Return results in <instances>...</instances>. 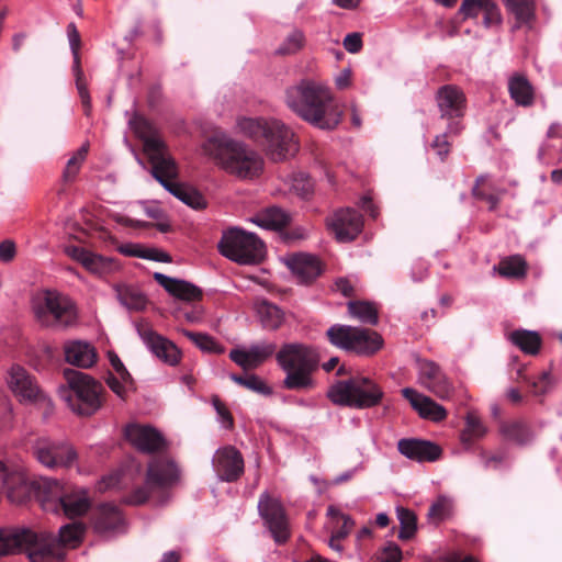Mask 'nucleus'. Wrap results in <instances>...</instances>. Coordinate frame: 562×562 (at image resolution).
I'll return each instance as SVG.
<instances>
[{
  "label": "nucleus",
  "instance_id": "nucleus-23",
  "mask_svg": "<svg viewBox=\"0 0 562 562\" xmlns=\"http://www.w3.org/2000/svg\"><path fill=\"white\" fill-rule=\"evenodd\" d=\"M93 529L102 537H113L125 531V519L120 508L112 504H102L93 513Z\"/></svg>",
  "mask_w": 562,
  "mask_h": 562
},
{
  "label": "nucleus",
  "instance_id": "nucleus-58",
  "mask_svg": "<svg viewBox=\"0 0 562 562\" xmlns=\"http://www.w3.org/2000/svg\"><path fill=\"white\" fill-rule=\"evenodd\" d=\"M554 385V381L550 373L543 372L536 381H533V393L536 395H543L548 393Z\"/></svg>",
  "mask_w": 562,
  "mask_h": 562
},
{
  "label": "nucleus",
  "instance_id": "nucleus-64",
  "mask_svg": "<svg viewBox=\"0 0 562 562\" xmlns=\"http://www.w3.org/2000/svg\"><path fill=\"white\" fill-rule=\"evenodd\" d=\"M351 69L344 68L335 78L336 87L340 90L347 89L351 85Z\"/></svg>",
  "mask_w": 562,
  "mask_h": 562
},
{
  "label": "nucleus",
  "instance_id": "nucleus-45",
  "mask_svg": "<svg viewBox=\"0 0 562 562\" xmlns=\"http://www.w3.org/2000/svg\"><path fill=\"white\" fill-rule=\"evenodd\" d=\"M284 184L286 186L289 192H292L302 199L308 198L314 190L313 181L303 172H294L286 176L284 179Z\"/></svg>",
  "mask_w": 562,
  "mask_h": 562
},
{
  "label": "nucleus",
  "instance_id": "nucleus-26",
  "mask_svg": "<svg viewBox=\"0 0 562 562\" xmlns=\"http://www.w3.org/2000/svg\"><path fill=\"white\" fill-rule=\"evenodd\" d=\"M459 11L465 19L483 15V25L486 29L501 26L503 23L501 9L494 0H462Z\"/></svg>",
  "mask_w": 562,
  "mask_h": 562
},
{
  "label": "nucleus",
  "instance_id": "nucleus-15",
  "mask_svg": "<svg viewBox=\"0 0 562 562\" xmlns=\"http://www.w3.org/2000/svg\"><path fill=\"white\" fill-rule=\"evenodd\" d=\"M258 512L274 541L284 543L291 536L290 522L281 502L263 492L258 501Z\"/></svg>",
  "mask_w": 562,
  "mask_h": 562
},
{
  "label": "nucleus",
  "instance_id": "nucleus-27",
  "mask_svg": "<svg viewBox=\"0 0 562 562\" xmlns=\"http://www.w3.org/2000/svg\"><path fill=\"white\" fill-rule=\"evenodd\" d=\"M67 255L81 263L89 272L97 276H105L115 271L119 266L110 257H103L81 247H67Z\"/></svg>",
  "mask_w": 562,
  "mask_h": 562
},
{
  "label": "nucleus",
  "instance_id": "nucleus-28",
  "mask_svg": "<svg viewBox=\"0 0 562 562\" xmlns=\"http://www.w3.org/2000/svg\"><path fill=\"white\" fill-rule=\"evenodd\" d=\"M402 394L422 418L441 422L447 417V411L442 405L417 392L415 389L405 387L402 390Z\"/></svg>",
  "mask_w": 562,
  "mask_h": 562
},
{
  "label": "nucleus",
  "instance_id": "nucleus-1",
  "mask_svg": "<svg viewBox=\"0 0 562 562\" xmlns=\"http://www.w3.org/2000/svg\"><path fill=\"white\" fill-rule=\"evenodd\" d=\"M286 105L302 120L321 130H334L342 120V110L322 82L302 80L285 92Z\"/></svg>",
  "mask_w": 562,
  "mask_h": 562
},
{
  "label": "nucleus",
  "instance_id": "nucleus-56",
  "mask_svg": "<svg viewBox=\"0 0 562 562\" xmlns=\"http://www.w3.org/2000/svg\"><path fill=\"white\" fill-rule=\"evenodd\" d=\"M13 426V406L7 397L0 398V432Z\"/></svg>",
  "mask_w": 562,
  "mask_h": 562
},
{
  "label": "nucleus",
  "instance_id": "nucleus-49",
  "mask_svg": "<svg viewBox=\"0 0 562 562\" xmlns=\"http://www.w3.org/2000/svg\"><path fill=\"white\" fill-rule=\"evenodd\" d=\"M396 516L400 521V532L398 538L401 540H409L412 539L417 530V518L416 515L407 508L397 507Z\"/></svg>",
  "mask_w": 562,
  "mask_h": 562
},
{
  "label": "nucleus",
  "instance_id": "nucleus-41",
  "mask_svg": "<svg viewBox=\"0 0 562 562\" xmlns=\"http://www.w3.org/2000/svg\"><path fill=\"white\" fill-rule=\"evenodd\" d=\"M257 314L262 326L267 329H277L284 321L283 312L277 305L266 301L257 304Z\"/></svg>",
  "mask_w": 562,
  "mask_h": 562
},
{
  "label": "nucleus",
  "instance_id": "nucleus-44",
  "mask_svg": "<svg viewBox=\"0 0 562 562\" xmlns=\"http://www.w3.org/2000/svg\"><path fill=\"white\" fill-rule=\"evenodd\" d=\"M115 291L117 300L127 310L139 311L145 307L146 297L136 288L130 285H117Z\"/></svg>",
  "mask_w": 562,
  "mask_h": 562
},
{
  "label": "nucleus",
  "instance_id": "nucleus-2",
  "mask_svg": "<svg viewBox=\"0 0 562 562\" xmlns=\"http://www.w3.org/2000/svg\"><path fill=\"white\" fill-rule=\"evenodd\" d=\"M201 153L214 164L239 180H255L265 169L262 156L247 144L216 132L201 146Z\"/></svg>",
  "mask_w": 562,
  "mask_h": 562
},
{
  "label": "nucleus",
  "instance_id": "nucleus-51",
  "mask_svg": "<svg viewBox=\"0 0 562 562\" xmlns=\"http://www.w3.org/2000/svg\"><path fill=\"white\" fill-rule=\"evenodd\" d=\"M231 378L234 382L248 390L266 395L271 394V389L259 376L255 374H249L246 376L233 374Z\"/></svg>",
  "mask_w": 562,
  "mask_h": 562
},
{
  "label": "nucleus",
  "instance_id": "nucleus-42",
  "mask_svg": "<svg viewBox=\"0 0 562 562\" xmlns=\"http://www.w3.org/2000/svg\"><path fill=\"white\" fill-rule=\"evenodd\" d=\"M85 527L80 522H71L59 528L56 543L65 551V549H75L82 540Z\"/></svg>",
  "mask_w": 562,
  "mask_h": 562
},
{
  "label": "nucleus",
  "instance_id": "nucleus-39",
  "mask_svg": "<svg viewBox=\"0 0 562 562\" xmlns=\"http://www.w3.org/2000/svg\"><path fill=\"white\" fill-rule=\"evenodd\" d=\"M507 11L516 19V27L530 23L535 18V0H502Z\"/></svg>",
  "mask_w": 562,
  "mask_h": 562
},
{
  "label": "nucleus",
  "instance_id": "nucleus-16",
  "mask_svg": "<svg viewBox=\"0 0 562 562\" xmlns=\"http://www.w3.org/2000/svg\"><path fill=\"white\" fill-rule=\"evenodd\" d=\"M151 173L166 190L187 205L195 210H200L205 206V200L200 192L176 181L178 177V167L173 159L162 165L159 171H153Z\"/></svg>",
  "mask_w": 562,
  "mask_h": 562
},
{
  "label": "nucleus",
  "instance_id": "nucleus-37",
  "mask_svg": "<svg viewBox=\"0 0 562 562\" xmlns=\"http://www.w3.org/2000/svg\"><path fill=\"white\" fill-rule=\"evenodd\" d=\"M508 339L513 345L527 355H537L541 347V337L535 330L517 329L509 334Z\"/></svg>",
  "mask_w": 562,
  "mask_h": 562
},
{
  "label": "nucleus",
  "instance_id": "nucleus-36",
  "mask_svg": "<svg viewBox=\"0 0 562 562\" xmlns=\"http://www.w3.org/2000/svg\"><path fill=\"white\" fill-rule=\"evenodd\" d=\"M120 254L128 257L148 259L158 262H170V256L157 248L144 247L140 244L126 243L117 247Z\"/></svg>",
  "mask_w": 562,
  "mask_h": 562
},
{
  "label": "nucleus",
  "instance_id": "nucleus-17",
  "mask_svg": "<svg viewBox=\"0 0 562 562\" xmlns=\"http://www.w3.org/2000/svg\"><path fill=\"white\" fill-rule=\"evenodd\" d=\"M33 536L35 539L27 542L25 550L31 562H64L65 551L53 533L33 530Z\"/></svg>",
  "mask_w": 562,
  "mask_h": 562
},
{
  "label": "nucleus",
  "instance_id": "nucleus-57",
  "mask_svg": "<svg viewBox=\"0 0 562 562\" xmlns=\"http://www.w3.org/2000/svg\"><path fill=\"white\" fill-rule=\"evenodd\" d=\"M212 404L217 413V419L224 428H232L234 425L233 417L218 397H213Z\"/></svg>",
  "mask_w": 562,
  "mask_h": 562
},
{
  "label": "nucleus",
  "instance_id": "nucleus-63",
  "mask_svg": "<svg viewBox=\"0 0 562 562\" xmlns=\"http://www.w3.org/2000/svg\"><path fill=\"white\" fill-rule=\"evenodd\" d=\"M344 47L351 54L358 53L362 47L361 36L358 33L348 34L344 40Z\"/></svg>",
  "mask_w": 562,
  "mask_h": 562
},
{
  "label": "nucleus",
  "instance_id": "nucleus-11",
  "mask_svg": "<svg viewBox=\"0 0 562 562\" xmlns=\"http://www.w3.org/2000/svg\"><path fill=\"white\" fill-rule=\"evenodd\" d=\"M327 337L340 349L366 356L376 352L383 345V339L376 331L346 325H333L327 330Z\"/></svg>",
  "mask_w": 562,
  "mask_h": 562
},
{
  "label": "nucleus",
  "instance_id": "nucleus-20",
  "mask_svg": "<svg viewBox=\"0 0 562 562\" xmlns=\"http://www.w3.org/2000/svg\"><path fill=\"white\" fill-rule=\"evenodd\" d=\"M137 331L144 344L157 358L169 366L179 363L181 352L172 341L160 336L147 325L138 326Z\"/></svg>",
  "mask_w": 562,
  "mask_h": 562
},
{
  "label": "nucleus",
  "instance_id": "nucleus-48",
  "mask_svg": "<svg viewBox=\"0 0 562 562\" xmlns=\"http://www.w3.org/2000/svg\"><path fill=\"white\" fill-rule=\"evenodd\" d=\"M349 314L367 324L375 325L378 323V311L375 306L369 302L351 301L348 303Z\"/></svg>",
  "mask_w": 562,
  "mask_h": 562
},
{
  "label": "nucleus",
  "instance_id": "nucleus-33",
  "mask_svg": "<svg viewBox=\"0 0 562 562\" xmlns=\"http://www.w3.org/2000/svg\"><path fill=\"white\" fill-rule=\"evenodd\" d=\"M154 279L170 295L183 301H196L201 299V290L184 280L168 277L160 272L154 273Z\"/></svg>",
  "mask_w": 562,
  "mask_h": 562
},
{
  "label": "nucleus",
  "instance_id": "nucleus-12",
  "mask_svg": "<svg viewBox=\"0 0 562 562\" xmlns=\"http://www.w3.org/2000/svg\"><path fill=\"white\" fill-rule=\"evenodd\" d=\"M33 457L45 468H69L78 458L77 451L67 441L40 437L32 443Z\"/></svg>",
  "mask_w": 562,
  "mask_h": 562
},
{
  "label": "nucleus",
  "instance_id": "nucleus-54",
  "mask_svg": "<svg viewBox=\"0 0 562 562\" xmlns=\"http://www.w3.org/2000/svg\"><path fill=\"white\" fill-rule=\"evenodd\" d=\"M401 548L393 543L387 542L380 551L375 554L376 562H401L402 561Z\"/></svg>",
  "mask_w": 562,
  "mask_h": 562
},
{
  "label": "nucleus",
  "instance_id": "nucleus-46",
  "mask_svg": "<svg viewBox=\"0 0 562 562\" xmlns=\"http://www.w3.org/2000/svg\"><path fill=\"white\" fill-rule=\"evenodd\" d=\"M89 145L82 144L67 160L63 171V180L65 182H72L78 176L83 162L87 159Z\"/></svg>",
  "mask_w": 562,
  "mask_h": 562
},
{
  "label": "nucleus",
  "instance_id": "nucleus-34",
  "mask_svg": "<svg viewBox=\"0 0 562 562\" xmlns=\"http://www.w3.org/2000/svg\"><path fill=\"white\" fill-rule=\"evenodd\" d=\"M65 357L67 362L81 368H90L97 360L94 348L82 341L68 344L65 347Z\"/></svg>",
  "mask_w": 562,
  "mask_h": 562
},
{
  "label": "nucleus",
  "instance_id": "nucleus-43",
  "mask_svg": "<svg viewBox=\"0 0 562 562\" xmlns=\"http://www.w3.org/2000/svg\"><path fill=\"white\" fill-rule=\"evenodd\" d=\"M485 434L486 427L482 423L476 412H468L465 416V427L460 436L462 443L470 445L474 440L483 438Z\"/></svg>",
  "mask_w": 562,
  "mask_h": 562
},
{
  "label": "nucleus",
  "instance_id": "nucleus-14",
  "mask_svg": "<svg viewBox=\"0 0 562 562\" xmlns=\"http://www.w3.org/2000/svg\"><path fill=\"white\" fill-rule=\"evenodd\" d=\"M130 124L135 134L143 140L144 153L151 165V172L159 171L162 165L173 159L158 131L149 121L142 116H135Z\"/></svg>",
  "mask_w": 562,
  "mask_h": 562
},
{
  "label": "nucleus",
  "instance_id": "nucleus-18",
  "mask_svg": "<svg viewBox=\"0 0 562 562\" xmlns=\"http://www.w3.org/2000/svg\"><path fill=\"white\" fill-rule=\"evenodd\" d=\"M418 383L441 400H448L453 391L439 366L429 360L418 361Z\"/></svg>",
  "mask_w": 562,
  "mask_h": 562
},
{
  "label": "nucleus",
  "instance_id": "nucleus-52",
  "mask_svg": "<svg viewBox=\"0 0 562 562\" xmlns=\"http://www.w3.org/2000/svg\"><path fill=\"white\" fill-rule=\"evenodd\" d=\"M183 335L187 336L190 340H192L200 349L210 352H222V347L216 342V340L202 333H192L189 330H182Z\"/></svg>",
  "mask_w": 562,
  "mask_h": 562
},
{
  "label": "nucleus",
  "instance_id": "nucleus-60",
  "mask_svg": "<svg viewBox=\"0 0 562 562\" xmlns=\"http://www.w3.org/2000/svg\"><path fill=\"white\" fill-rule=\"evenodd\" d=\"M121 481H122L121 473H111V474L102 477V480L98 484V490L101 492H104L108 490L116 488L121 485Z\"/></svg>",
  "mask_w": 562,
  "mask_h": 562
},
{
  "label": "nucleus",
  "instance_id": "nucleus-10",
  "mask_svg": "<svg viewBox=\"0 0 562 562\" xmlns=\"http://www.w3.org/2000/svg\"><path fill=\"white\" fill-rule=\"evenodd\" d=\"M218 249L224 257L241 265L257 263L265 255L263 243L255 234L239 228L225 232Z\"/></svg>",
  "mask_w": 562,
  "mask_h": 562
},
{
  "label": "nucleus",
  "instance_id": "nucleus-40",
  "mask_svg": "<svg viewBox=\"0 0 562 562\" xmlns=\"http://www.w3.org/2000/svg\"><path fill=\"white\" fill-rule=\"evenodd\" d=\"M493 270L505 278H522L527 273V262L520 255L502 259Z\"/></svg>",
  "mask_w": 562,
  "mask_h": 562
},
{
  "label": "nucleus",
  "instance_id": "nucleus-59",
  "mask_svg": "<svg viewBox=\"0 0 562 562\" xmlns=\"http://www.w3.org/2000/svg\"><path fill=\"white\" fill-rule=\"evenodd\" d=\"M15 254L16 247L12 240L5 239L0 243V261L10 262L14 259Z\"/></svg>",
  "mask_w": 562,
  "mask_h": 562
},
{
  "label": "nucleus",
  "instance_id": "nucleus-50",
  "mask_svg": "<svg viewBox=\"0 0 562 562\" xmlns=\"http://www.w3.org/2000/svg\"><path fill=\"white\" fill-rule=\"evenodd\" d=\"M452 510L453 499L447 495H439L429 507L428 518L435 522H440L450 517Z\"/></svg>",
  "mask_w": 562,
  "mask_h": 562
},
{
  "label": "nucleus",
  "instance_id": "nucleus-13",
  "mask_svg": "<svg viewBox=\"0 0 562 562\" xmlns=\"http://www.w3.org/2000/svg\"><path fill=\"white\" fill-rule=\"evenodd\" d=\"M5 384L22 404L43 403L50 406V400L40 387L36 379L22 366L12 364L5 374Z\"/></svg>",
  "mask_w": 562,
  "mask_h": 562
},
{
  "label": "nucleus",
  "instance_id": "nucleus-32",
  "mask_svg": "<svg viewBox=\"0 0 562 562\" xmlns=\"http://www.w3.org/2000/svg\"><path fill=\"white\" fill-rule=\"evenodd\" d=\"M284 262L301 282H308L321 274L319 260L308 254H295L284 258Z\"/></svg>",
  "mask_w": 562,
  "mask_h": 562
},
{
  "label": "nucleus",
  "instance_id": "nucleus-9",
  "mask_svg": "<svg viewBox=\"0 0 562 562\" xmlns=\"http://www.w3.org/2000/svg\"><path fill=\"white\" fill-rule=\"evenodd\" d=\"M65 375L71 394L66 395L61 391V396L71 411L78 415L94 414L102 405V385L80 371L68 370Z\"/></svg>",
  "mask_w": 562,
  "mask_h": 562
},
{
  "label": "nucleus",
  "instance_id": "nucleus-53",
  "mask_svg": "<svg viewBox=\"0 0 562 562\" xmlns=\"http://www.w3.org/2000/svg\"><path fill=\"white\" fill-rule=\"evenodd\" d=\"M304 45V34L294 30L278 48L279 54H294L299 52Z\"/></svg>",
  "mask_w": 562,
  "mask_h": 562
},
{
  "label": "nucleus",
  "instance_id": "nucleus-35",
  "mask_svg": "<svg viewBox=\"0 0 562 562\" xmlns=\"http://www.w3.org/2000/svg\"><path fill=\"white\" fill-rule=\"evenodd\" d=\"M510 98L519 106H530L535 101V92L531 83L520 75L513 76L508 81Z\"/></svg>",
  "mask_w": 562,
  "mask_h": 562
},
{
  "label": "nucleus",
  "instance_id": "nucleus-62",
  "mask_svg": "<svg viewBox=\"0 0 562 562\" xmlns=\"http://www.w3.org/2000/svg\"><path fill=\"white\" fill-rule=\"evenodd\" d=\"M431 146L440 159H445L450 151V144L447 140L446 134L436 136Z\"/></svg>",
  "mask_w": 562,
  "mask_h": 562
},
{
  "label": "nucleus",
  "instance_id": "nucleus-22",
  "mask_svg": "<svg viewBox=\"0 0 562 562\" xmlns=\"http://www.w3.org/2000/svg\"><path fill=\"white\" fill-rule=\"evenodd\" d=\"M327 225L338 241L346 243L353 240L361 232L362 220L355 210L342 209L327 220Z\"/></svg>",
  "mask_w": 562,
  "mask_h": 562
},
{
  "label": "nucleus",
  "instance_id": "nucleus-55",
  "mask_svg": "<svg viewBox=\"0 0 562 562\" xmlns=\"http://www.w3.org/2000/svg\"><path fill=\"white\" fill-rule=\"evenodd\" d=\"M106 384L113 393L120 398L124 400L127 396L128 391L132 389V379L130 381L122 380L117 374H109L106 378Z\"/></svg>",
  "mask_w": 562,
  "mask_h": 562
},
{
  "label": "nucleus",
  "instance_id": "nucleus-4",
  "mask_svg": "<svg viewBox=\"0 0 562 562\" xmlns=\"http://www.w3.org/2000/svg\"><path fill=\"white\" fill-rule=\"evenodd\" d=\"M238 131L254 139H265L267 155L274 161L284 160L297 150L293 132L277 120L259 117H240Z\"/></svg>",
  "mask_w": 562,
  "mask_h": 562
},
{
  "label": "nucleus",
  "instance_id": "nucleus-3",
  "mask_svg": "<svg viewBox=\"0 0 562 562\" xmlns=\"http://www.w3.org/2000/svg\"><path fill=\"white\" fill-rule=\"evenodd\" d=\"M30 306L35 323L42 328L65 330L75 327L79 321L76 303L57 290L36 291Z\"/></svg>",
  "mask_w": 562,
  "mask_h": 562
},
{
  "label": "nucleus",
  "instance_id": "nucleus-31",
  "mask_svg": "<svg viewBox=\"0 0 562 562\" xmlns=\"http://www.w3.org/2000/svg\"><path fill=\"white\" fill-rule=\"evenodd\" d=\"M68 41L74 55V72L76 76V85L81 98V102L86 109V114L89 115L91 108V99L89 92L87 90L86 83L83 82V72L80 67V56H79V47H80V35L77 31L75 24H69L67 27Z\"/></svg>",
  "mask_w": 562,
  "mask_h": 562
},
{
  "label": "nucleus",
  "instance_id": "nucleus-19",
  "mask_svg": "<svg viewBox=\"0 0 562 562\" xmlns=\"http://www.w3.org/2000/svg\"><path fill=\"white\" fill-rule=\"evenodd\" d=\"M124 436L135 449L144 453H154L165 447L161 434L149 425L130 424L125 427Z\"/></svg>",
  "mask_w": 562,
  "mask_h": 562
},
{
  "label": "nucleus",
  "instance_id": "nucleus-8",
  "mask_svg": "<svg viewBox=\"0 0 562 562\" xmlns=\"http://www.w3.org/2000/svg\"><path fill=\"white\" fill-rule=\"evenodd\" d=\"M179 480L180 470L173 460L165 457L154 458L147 465L144 485L134 490L127 502L142 505L176 485Z\"/></svg>",
  "mask_w": 562,
  "mask_h": 562
},
{
  "label": "nucleus",
  "instance_id": "nucleus-47",
  "mask_svg": "<svg viewBox=\"0 0 562 562\" xmlns=\"http://www.w3.org/2000/svg\"><path fill=\"white\" fill-rule=\"evenodd\" d=\"M327 516L330 520V524L337 528L333 531V533L340 540L345 539L350 533L355 525L351 517L341 513L335 506H329L327 508Z\"/></svg>",
  "mask_w": 562,
  "mask_h": 562
},
{
  "label": "nucleus",
  "instance_id": "nucleus-5",
  "mask_svg": "<svg viewBox=\"0 0 562 562\" xmlns=\"http://www.w3.org/2000/svg\"><path fill=\"white\" fill-rule=\"evenodd\" d=\"M277 361L286 373L284 387L307 390L314 386L312 372L318 366V356L313 348L303 344L284 345L277 353Z\"/></svg>",
  "mask_w": 562,
  "mask_h": 562
},
{
  "label": "nucleus",
  "instance_id": "nucleus-30",
  "mask_svg": "<svg viewBox=\"0 0 562 562\" xmlns=\"http://www.w3.org/2000/svg\"><path fill=\"white\" fill-rule=\"evenodd\" d=\"M35 539L30 528L5 527L0 529V557L26 550L27 542Z\"/></svg>",
  "mask_w": 562,
  "mask_h": 562
},
{
  "label": "nucleus",
  "instance_id": "nucleus-61",
  "mask_svg": "<svg viewBox=\"0 0 562 562\" xmlns=\"http://www.w3.org/2000/svg\"><path fill=\"white\" fill-rule=\"evenodd\" d=\"M109 360H110V363H111L115 374H117L124 381H130L131 380V374L125 369L123 362L121 361V359L115 353L110 352L109 353Z\"/></svg>",
  "mask_w": 562,
  "mask_h": 562
},
{
  "label": "nucleus",
  "instance_id": "nucleus-29",
  "mask_svg": "<svg viewBox=\"0 0 562 562\" xmlns=\"http://www.w3.org/2000/svg\"><path fill=\"white\" fill-rule=\"evenodd\" d=\"M397 447L403 456L418 462H432L441 454L439 446L425 440L401 439Z\"/></svg>",
  "mask_w": 562,
  "mask_h": 562
},
{
  "label": "nucleus",
  "instance_id": "nucleus-38",
  "mask_svg": "<svg viewBox=\"0 0 562 562\" xmlns=\"http://www.w3.org/2000/svg\"><path fill=\"white\" fill-rule=\"evenodd\" d=\"M289 215L279 207L267 209L251 217L252 223L271 231L281 229L289 223Z\"/></svg>",
  "mask_w": 562,
  "mask_h": 562
},
{
  "label": "nucleus",
  "instance_id": "nucleus-7",
  "mask_svg": "<svg viewBox=\"0 0 562 562\" xmlns=\"http://www.w3.org/2000/svg\"><path fill=\"white\" fill-rule=\"evenodd\" d=\"M37 498L44 510L58 512L63 509L66 516H81L90 508V499L85 488L75 487L64 492L61 484L53 479H41L37 482Z\"/></svg>",
  "mask_w": 562,
  "mask_h": 562
},
{
  "label": "nucleus",
  "instance_id": "nucleus-6",
  "mask_svg": "<svg viewBox=\"0 0 562 562\" xmlns=\"http://www.w3.org/2000/svg\"><path fill=\"white\" fill-rule=\"evenodd\" d=\"M383 395L384 392L378 383L362 375L337 381L327 391V397L333 404L357 409L379 405Z\"/></svg>",
  "mask_w": 562,
  "mask_h": 562
},
{
  "label": "nucleus",
  "instance_id": "nucleus-24",
  "mask_svg": "<svg viewBox=\"0 0 562 562\" xmlns=\"http://www.w3.org/2000/svg\"><path fill=\"white\" fill-rule=\"evenodd\" d=\"M277 349L271 341L254 344L248 348H235L231 350L229 358L245 370L256 369L269 359Z\"/></svg>",
  "mask_w": 562,
  "mask_h": 562
},
{
  "label": "nucleus",
  "instance_id": "nucleus-21",
  "mask_svg": "<svg viewBox=\"0 0 562 562\" xmlns=\"http://www.w3.org/2000/svg\"><path fill=\"white\" fill-rule=\"evenodd\" d=\"M212 464L218 479L226 482L236 481L244 472V459L232 446L217 449Z\"/></svg>",
  "mask_w": 562,
  "mask_h": 562
},
{
  "label": "nucleus",
  "instance_id": "nucleus-25",
  "mask_svg": "<svg viewBox=\"0 0 562 562\" xmlns=\"http://www.w3.org/2000/svg\"><path fill=\"white\" fill-rule=\"evenodd\" d=\"M436 100L442 119L456 120L462 117L465 113V95L456 86L447 85L439 88Z\"/></svg>",
  "mask_w": 562,
  "mask_h": 562
}]
</instances>
